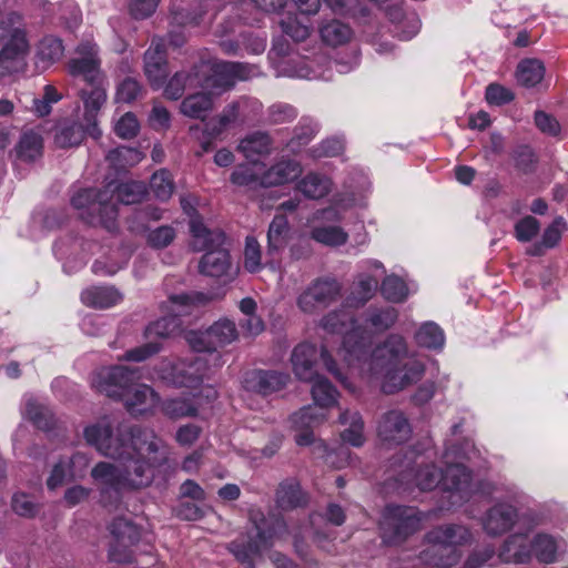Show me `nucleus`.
Instances as JSON below:
<instances>
[{"instance_id": "obj_1", "label": "nucleus", "mask_w": 568, "mask_h": 568, "mask_svg": "<svg viewBox=\"0 0 568 568\" xmlns=\"http://www.w3.org/2000/svg\"><path fill=\"white\" fill-rule=\"evenodd\" d=\"M83 437L101 455L116 460L100 462L91 470L104 506L119 503L125 490L149 486L154 469L165 464L170 454L168 445L152 429L119 425L114 430L109 417L87 425Z\"/></svg>"}, {"instance_id": "obj_2", "label": "nucleus", "mask_w": 568, "mask_h": 568, "mask_svg": "<svg viewBox=\"0 0 568 568\" xmlns=\"http://www.w3.org/2000/svg\"><path fill=\"white\" fill-rule=\"evenodd\" d=\"M327 334H342L339 355L351 369L367 381L381 379L382 390L394 394L416 384L425 374V364L408 356L403 336L390 334L381 345L369 352L372 334L357 325L347 311H334L321 321Z\"/></svg>"}, {"instance_id": "obj_3", "label": "nucleus", "mask_w": 568, "mask_h": 568, "mask_svg": "<svg viewBox=\"0 0 568 568\" xmlns=\"http://www.w3.org/2000/svg\"><path fill=\"white\" fill-rule=\"evenodd\" d=\"M146 195L142 182H126L118 186L108 184L102 191L94 189L81 190L71 199L72 206L79 211L82 220L92 225H101L110 232L116 229L118 202L130 205L141 202Z\"/></svg>"}, {"instance_id": "obj_4", "label": "nucleus", "mask_w": 568, "mask_h": 568, "mask_svg": "<svg viewBox=\"0 0 568 568\" xmlns=\"http://www.w3.org/2000/svg\"><path fill=\"white\" fill-rule=\"evenodd\" d=\"M191 348L199 353L186 358L163 359L156 368V376L168 385L175 387H195L210 372L209 362L219 366L220 355L215 353L209 331H191L185 336Z\"/></svg>"}, {"instance_id": "obj_5", "label": "nucleus", "mask_w": 568, "mask_h": 568, "mask_svg": "<svg viewBox=\"0 0 568 568\" xmlns=\"http://www.w3.org/2000/svg\"><path fill=\"white\" fill-rule=\"evenodd\" d=\"M135 377L133 369L119 365L97 371L91 383L99 393L121 397L131 415L153 414L160 404L159 395L144 384L131 386Z\"/></svg>"}, {"instance_id": "obj_6", "label": "nucleus", "mask_w": 568, "mask_h": 568, "mask_svg": "<svg viewBox=\"0 0 568 568\" xmlns=\"http://www.w3.org/2000/svg\"><path fill=\"white\" fill-rule=\"evenodd\" d=\"M201 68L210 74L201 82L207 93H195L185 98L181 103V112L193 119H204L213 106L212 95H220L230 90L237 80H246L253 74V69L242 62L210 61Z\"/></svg>"}, {"instance_id": "obj_7", "label": "nucleus", "mask_w": 568, "mask_h": 568, "mask_svg": "<svg viewBox=\"0 0 568 568\" xmlns=\"http://www.w3.org/2000/svg\"><path fill=\"white\" fill-rule=\"evenodd\" d=\"M476 454L474 445L468 440L465 443L464 448H447L444 454L445 473L443 469H437L433 464H426L424 460H403L397 466L398 481L404 486H409L410 483H414L420 490H432L440 484L446 495L445 498H447L448 507H452V490L445 487L447 473L452 467L462 465V459L470 460Z\"/></svg>"}, {"instance_id": "obj_8", "label": "nucleus", "mask_w": 568, "mask_h": 568, "mask_svg": "<svg viewBox=\"0 0 568 568\" xmlns=\"http://www.w3.org/2000/svg\"><path fill=\"white\" fill-rule=\"evenodd\" d=\"M0 67L8 73L22 71L29 53L24 23L21 14L8 13L0 22Z\"/></svg>"}, {"instance_id": "obj_9", "label": "nucleus", "mask_w": 568, "mask_h": 568, "mask_svg": "<svg viewBox=\"0 0 568 568\" xmlns=\"http://www.w3.org/2000/svg\"><path fill=\"white\" fill-rule=\"evenodd\" d=\"M469 539L470 532L464 526L437 527L427 534L428 546L423 551L422 558L434 566H452L459 558L457 546L468 542Z\"/></svg>"}, {"instance_id": "obj_10", "label": "nucleus", "mask_w": 568, "mask_h": 568, "mask_svg": "<svg viewBox=\"0 0 568 568\" xmlns=\"http://www.w3.org/2000/svg\"><path fill=\"white\" fill-rule=\"evenodd\" d=\"M207 301L209 297L199 292L171 295L163 306L166 315L151 323L145 329V336L148 338L153 336L164 338L175 335L182 326L180 317L190 315L194 307L203 305Z\"/></svg>"}, {"instance_id": "obj_11", "label": "nucleus", "mask_w": 568, "mask_h": 568, "mask_svg": "<svg viewBox=\"0 0 568 568\" xmlns=\"http://www.w3.org/2000/svg\"><path fill=\"white\" fill-rule=\"evenodd\" d=\"M251 520L254 523L256 529V538L250 540L247 545L239 541L231 544V551L235 555L237 560L246 565L247 568H253V556L271 547L274 542V538L282 537L287 529L283 519L272 518L268 520L260 513L252 514Z\"/></svg>"}, {"instance_id": "obj_12", "label": "nucleus", "mask_w": 568, "mask_h": 568, "mask_svg": "<svg viewBox=\"0 0 568 568\" xmlns=\"http://www.w3.org/2000/svg\"><path fill=\"white\" fill-rule=\"evenodd\" d=\"M424 515L414 507L388 505L385 507L381 529L386 544H399L420 528Z\"/></svg>"}, {"instance_id": "obj_13", "label": "nucleus", "mask_w": 568, "mask_h": 568, "mask_svg": "<svg viewBox=\"0 0 568 568\" xmlns=\"http://www.w3.org/2000/svg\"><path fill=\"white\" fill-rule=\"evenodd\" d=\"M445 487L452 490V506H459L473 497H497L501 488L489 480L473 481L470 473L462 464L452 467L445 480Z\"/></svg>"}, {"instance_id": "obj_14", "label": "nucleus", "mask_w": 568, "mask_h": 568, "mask_svg": "<svg viewBox=\"0 0 568 568\" xmlns=\"http://www.w3.org/2000/svg\"><path fill=\"white\" fill-rule=\"evenodd\" d=\"M109 558L115 562H129L133 547L141 537L140 528L126 517H116L109 526Z\"/></svg>"}, {"instance_id": "obj_15", "label": "nucleus", "mask_w": 568, "mask_h": 568, "mask_svg": "<svg viewBox=\"0 0 568 568\" xmlns=\"http://www.w3.org/2000/svg\"><path fill=\"white\" fill-rule=\"evenodd\" d=\"M68 71L72 77H81L85 83L100 82L105 78L101 70L99 47L90 39L82 40L74 50V57L68 61Z\"/></svg>"}, {"instance_id": "obj_16", "label": "nucleus", "mask_w": 568, "mask_h": 568, "mask_svg": "<svg viewBox=\"0 0 568 568\" xmlns=\"http://www.w3.org/2000/svg\"><path fill=\"white\" fill-rule=\"evenodd\" d=\"M342 285L333 277L313 281L297 297V306L303 313L313 314L320 307H326L341 295Z\"/></svg>"}, {"instance_id": "obj_17", "label": "nucleus", "mask_w": 568, "mask_h": 568, "mask_svg": "<svg viewBox=\"0 0 568 568\" xmlns=\"http://www.w3.org/2000/svg\"><path fill=\"white\" fill-rule=\"evenodd\" d=\"M79 97L84 108L83 118L88 124V134L99 139L101 130L98 126V114L108 100L106 78H102L100 82H88L87 87L80 90Z\"/></svg>"}, {"instance_id": "obj_18", "label": "nucleus", "mask_w": 568, "mask_h": 568, "mask_svg": "<svg viewBox=\"0 0 568 568\" xmlns=\"http://www.w3.org/2000/svg\"><path fill=\"white\" fill-rule=\"evenodd\" d=\"M144 73L153 89L163 87L168 77V61L164 40L160 37L152 39L144 53Z\"/></svg>"}, {"instance_id": "obj_19", "label": "nucleus", "mask_w": 568, "mask_h": 568, "mask_svg": "<svg viewBox=\"0 0 568 568\" xmlns=\"http://www.w3.org/2000/svg\"><path fill=\"white\" fill-rule=\"evenodd\" d=\"M410 434V425L399 410L386 413L378 425V436L382 442L388 445H399L408 440Z\"/></svg>"}, {"instance_id": "obj_20", "label": "nucleus", "mask_w": 568, "mask_h": 568, "mask_svg": "<svg viewBox=\"0 0 568 568\" xmlns=\"http://www.w3.org/2000/svg\"><path fill=\"white\" fill-rule=\"evenodd\" d=\"M290 376L274 371H252L245 375L244 385L248 390L268 395L282 389Z\"/></svg>"}, {"instance_id": "obj_21", "label": "nucleus", "mask_w": 568, "mask_h": 568, "mask_svg": "<svg viewBox=\"0 0 568 568\" xmlns=\"http://www.w3.org/2000/svg\"><path fill=\"white\" fill-rule=\"evenodd\" d=\"M517 520L514 506L498 503L491 507L484 518V529L488 535L497 536L508 531Z\"/></svg>"}, {"instance_id": "obj_22", "label": "nucleus", "mask_w": 568, "mask_h": 568, "mask_svg": "<svg viewBox=\"0 0 568 568\" xmlns=\"http://www.w3.org/2000/svg\"><path fill=\"white\" fill-rule=\"evenodd\" d=\"M327 418L326 414H317V408L312 406L303 407L295 413L291 420L293 427L298 430L295 442L300 446H307L314 443L312 427L323 423Z\"/></svg>"}, {"instance_id": "obj_23", "label": "nucleus", "mask_w": 568, "mask_h": 568, "mask_svg": "<svg viewBox=\"0 0 568 568\" xmlns=\"http://www.w3.org/2000/svg\"><path fill=\"white\" fill-rule=\"evenodd\" d=\"M317 358L316 347L308 343L295 346L292 352L291 363L295 376L303 382H311L317 375L314 365Z\"/></svg>"}, {"instance_id": "obj_24", "label": "nucleus", "mask_w": 568, "mask_h": 568, "mask_svg": "<svg viewBox=\"0 0 568 568\" xmlns=\"http://www.w3.org/2000/svg\"><path fill=\"white\" fill-rule=\"evenodd\" d=\"M190 233L192 236L191 246L194 251H211L225 243V235L220 230L207 229L202 219H193L189 221Z\"/></svg>"}, {"instance_id": "obj_25", "label": "nucleus", "mask_w": 568, "mask_h": 568, "mask_svg": "<svg viewBox=\"0 0 568 568\" xmlns=\"http://www.w3.org/2000/svg\"><path fill=\"white\" fill-rule=\"evenodd\" d=\"M302 165L294 160H281L267 171H263L262 186L281 185L296 180L302 174Z\"/></svg>"}, {"instance_id": "obj_26", "label": "nucleus", "mask_w": 568, "mask_h": 568, "mask_svg": "<svg viewBox=\"0 0 568 568\" xmlns=\"http://www.w3.org/2000/svg\"><path fill=\"white\" fill-rule=\"evenodd\" d=\"M230 267V255L224 245L205 252L199 264L200 273L212 277L225 275Z\"/></svg>"}, {"instance_id": "obj_27", "label": "nucleus", "mask_w": 568, "mask_h": 568, "mask_svg": "<svg viewBox=\"0 0 568 568\" xmlns=\"http://www.w3.org/2000/svg\"><path fill=\"white\" fill-rule=\"evenodd\" d=\"M83 304L94 308H109L122 301V294L112 286H92L81 293Z\"/></svg>"}, {"instance_id": "obj_28", "label": "nucleus", "mask_w": 568, "mask_h": 568, "mask_svg": "<svg viewBox=\"0 0 568 568\" xmlns=\"http://www.w3.org/2000/svg\"><path fill=\"white\" fill-rule=\"evenodd\" d=\"M240 124L243 123L239 113V105H236V101H233L219 115L207 121L204 130L210 136L217 138L229 129Z\"/></svg>"}, {"instance_id": "obj_29", "label": "nucleus", "mask_w": 568, "mask_h": 568, "mask_svg": "<svg viewBox=\"0 0 568 568\" xmlns=\"http://www.w3.org/2000/svg\"><path fill=\"white\" fill-rule=\"evenodd\" d=\"M22 415L39 429L49 430L54 425V416L51 409L32 396L24 398Z\"/></svg>"}, {"instance_id": "obj_30", "label": "nucleus", "mask_w": 568, "mask_h": 568, "mask_svg": "<svg viewBox=\"0 0 568 568\" xmlns=\"http://www.w3.org/2000/svg\"><path fill=\"white\" fill-rule=\"evenodd\" d=\"M288 236V222L282 214L275 215L267 232V255L275 260L285 247Z\"/></svg>"}, {"instance_id": "obj_31", "label": "nucleus", "mask_w": 568, "mask_h": 568, "mask_svg": "<svg viewBox=\"0 0 568 568\" xmlns=\"http://www.w3.org/2000/svg\"><path fill=\"white\" fill-rule=\"evenodd\" d=\"M499 558L506 564H524L530 558V548L524 535H513L504 544Z\"/></svg>"}, {"instance_id": "obj_32", "label": "nucleus", "mask_w": 568, "mask_h": 568, "mask_svg": "<svg viewBox=\"0 0 568 568\" xmlns=\"http://www.w3.org/2000/svg\"><path fill=\"white\" fill-rule=\"evenodd\" d=\"M312 385V397L317 408V414H324V408L333 407L337 404L338 392L329 383V381L323 376L316 375Z\"/></svg>"}, {"instance_id": "obj_33", "label": "nucleus", "mask_w": 568, "mask_h": 568, "mask_svg": "<svg viewBox=\"0 0 568 568\" xmlns=\"http://www.w3.org/2000/svg\"><path fill=\"white\" fill-rule=\"evenodd\" d=\"M333 183L329 178L318 173H308L297 182V190L307 199L318 200L332 191Z\"/></svg>"}, {"instance_id": "obj_34", "label": "nucleus", "mask_w": 568, "mask_h": 568, "mask_svg": "<svg viewBox=\"0 0 568 568\" xmlns=\"http://www.w3.org/2000/svg\"><path fill=\"white\" fill-rule=\"evenodd\" d=\"M85 133H88V126L84 129L77 121H64L55 129L54 143L61 149L78 146L83 141Z\"/></svg>"}, {"instance_id": "obj_35", "label": "nucleus", "mask_w": 568, "mask_h": 568, "mask_svg": "<svg viewBox=\"0 0 568 568\" xmlns=\"http://www.w3.org/2000/svg\"><path fill=\"white\" fill-rule=\"evenodd\" d=\"M339 423L346 426L342 432V439L352 446L359 447L364 444V423L357 412L344 410L339 415Z\"/></svg>"}, {"instance_id": "obj_36", "label": "nucleus", "mask_w": 568, "mask_h": 568, "mask_svg": "<svg viewBox=\"0 0 568 568\" xmlns=\"http://www.w3.org/2000/svg\"><path fill=\"white\" fill-rule=\"evenodd\" d=\"M43 140L40 133L34 130H27L22 133L16 145V155L21 161H34L42 154Z\"/></svg>"}, {"instance_id": "obj_37", "label": "nucleus", "mask_w": 568, "mask_h": 568, "mask_svg": "<svg viewBox=\"0 0 568 568\" xmlns=\"http://www.w3.org/2000/svg\"><path fill=\"white\" fill-rule=\"evenodd\" d=\"M566 229L567 225L565 220L562 217H556L554 222L544 231L541 241L530 246L527 250V253L532 256L542 255L546 250L552 248L559 243Z\"/></svg>"}, {"instance_id": "obj_38", "label": "nucleus", "mask_w": 568, "mask_h": 568, "mask_svg": "<svg viewBox=\"0 0 568 568\" xmlns=\"http://www.w3.org/2000/svg\"><path fill=\"white\" fill-rule=\"evenodd\" d=\"M276 503L282 509L298 507L305 503L300 484L293 479L284 480L276 491Z\"/></svg>"}, {"instance_id": "obj_39", "label": "nucleus", "mask_w": 568, "mask_h": 568, "mask_svg": "<svg viewBox=\"0 0 568 568\" xmlns=\"http://www.w3.org/2000/svg\"><path fill=\"white\" fill-rule=\"evenodd\" d=\"M320 33L323 42L331 47L343 45L353 37L349 26L337 20L325 23L321 28Z\"/></svg>"}, {"instance_id": "obj_40", "label": "nucleus", "mask_w": 568, "mask_h": 568, "mask_svg": "<svg viewBox=\"0 0 568 568\" xmlns=\"http://www.w3.org/2000/svg\"><path fill=\"white\" fill-rule=\"evenodd\" d=\"M262 165L255 162L239 165L231 174V182L237 186L254 189L262 186Z\"/></svg>"}, {"instance_id": "obj_41", "label": "nucleus", "mask_w": 568, "mask_h": 568, "mask_svg": "<svg viewBox=\"0 0 568 568\" xmlns=\"http://www.w3.org/2000/svg\"><path fill=\"white\" fill-rule=\"evenodd\" d=\"M415 341L420 347L437 351L443 348L445 335L436 323L426 322L416 332Z\"/></svg>"}, {"instance_id": "obj_42", "label": "nucleus", "mask_w": 568, "mask_h": 568, "mask_svg": "<svg viewBox=\"0 0 568 568\" xmlns=\"http://www.w3.org/2000/svg\"><path fill=\"white\" fill-rule=\"evenodd\" d=\"M545 75V67L537 59L521 61L516 71L517 81L524 87H535Z\"/></svg>"}, {"instance_id": "obj_43", "label": "nucleus", "mask_w": 568, "mask_h": 568, "mask_svg": "<svg viewBox=\"0 0 568 568\" xmlns=\"http://www.w3.org/2000/svg\"><path fill=\"white\" fill-rule=\"evenodd\" d=\"M311 237L326 246H341L347 242L348 234L341 226L323 225L313 227Z\"/></svg>"}, {"instance_id": "obj_44", "label": "nucleus", "mask_w": 568, "mask_h": 568, "mask_svg": "<svg viewBox=\"0 0 568 568\" xmlns=\"http://www.w3.org/2000/svg\"><path fill=\"white\" fill-rule=\"evenodd\" d=\"M237 149L246 159L253 160L256 155L270 153L271 140L265 133H254L241 140Z\"/></svg>"}, {"instance_id": "obj_45", "label": "nucleus", "mask_w": 568, "mask_h": 568, "mask_svg": "<svg viewBox=\"0 0 568 568\" xmlns=\"http://www.w3.org/2000/svg\"><path fill=\"white\" fill-rule=\"evenodd\" d=\"M207 331L215 351L237 338L236 326L234 322L230 320L217 321Z\"/></svg>"}, {"instance_id": "obj_46", "label": "nucleus", "mask_w": 568, "mask_h": 568, "mask_svg": "<svg viewBox=\"0 0 568 568\" xmlns=\"http://www.w3.org/2000/svg\"><path fill=\"white\" fill-rule=\"evenodd\" d=\"M560 542L549 535H537L532 542V550L537 559L545 564L556 561Z\"/></svg>"}, {"instance_id": "obj_47", "label": "nucleus", "mask_w": 568, "mask_h": 568, "mask_svg": "<svg viewBox=\"0 0 568 568\" xmlns=\"http://www.w3.org/2000/svg\"><path fill=\"white\" fill-rule=\"evenodd\" d=\"M143 155L140 151L133 148L120 146L111 150L106 160L115 170H123L128 166H133L141 162Z\"/></svg>"}, {"instance_id": "obj_48", "label": "nucleus", "mask_w": 568, "mask_h": 568, "mask_svg": "<svg viewBox=\"0 0 568 568\" xmlns=\"http://www.w3.org/2000/svg\"><path fill=\"white\" fill-rule=\"evenodd\" d=\"M150 189L158 200L168 201L174 192V181L171 173L165 169L154 172L150 180Z\"/></svg>"}, {"instance_id": "obj_49", "label": "nucleus", "mask_w": 568, "mask_h": 568, "mask_svg": "<svg viewBox=\"0 0 568 568\" xmlns=\"http://www.w3.org/2000/svg\"><path fill=\"white\" fill-rule=\"evenodd\" d=\"M64 52L62 41L55 37H45L41 40L38 49V59L42 68H47L58 61Z\"/></svg>"}, {"instance_id": "obj_50", "label": "nucleus", "mask_w": 568, "mask_h": 568, "mask_svg": "<svg viewBox=\"0 0 568 568\" xmlns=\"http://www.w3.org/2000/svg\"><path fill=\"white\" fill-rule=\"evenodd\" d=\"M161 412L172 419L193 416L196 407L185 398H168L160 404Z\"/></svg>"}, {"instance_id": "obj_51", "label": "nucleus", "mask_w": 568, "mask_h": 568, "mask_svg": "<svg viewBox=\"0 0 568 568\" xmlns=\"http://www.w3.org/2000/svg\"><path fill=\"white\" fill-rule=\"evenodd\" d=\"M382 294L390 302H403L408 296V288L405 282L396 276L389 275L382 283Z\"/></svg>"}, {"instance_id": "obj_52", "label": "nucleus", "mask_w": 568, "mask_h": 568, "mask_svg": "<svg viewBox=\"0 0 568 568\" xmlns=\"http://www.w3.org/2000/svg\"><path fill=\"white\" fill-rule=\"evenodd\" d=\"M283 73L287 77L300 78V79H331V75H326L325 71H317L312 68V65L305 61H297L295 64L287 63V65L283 69Z\"/></svg>"}, {"instance_id": "obj_53", "label": "nucleus", "mask_w": 568, "mask_h": 568, "mask_svg": "<svg viewBox=\"0 0 568 568\" xmlns=\"http://www.w3.org/2000/svg\"><path fill=\"white\" fill-rule=\"evenodd\" d=\"M176 236L174 227L162 225L153 230H146V243L153 248H164L170 245Z\"/></svg>"}, {"instance_id": "obj_54", "label": "nucleus", "mask_w": 568, "mask_h": 568, "mask_svg": "<svg viewBox=\"0 0 568 568\" xmlns=\"http://www.w3.org/2000/svg\"><path fill=\"white\" fill-rule=\"evenodd\" d=\"M398 313L394 307L375 308L369 312L367 321L376 332L389 328L397 320Z\"/></svg>"}, {"instance_id": "obj_55", "label": "nucleus", "mask_w": 568, "mask_h": 568, "mask_svg": "<svg viewBox=\"0 0 568 568\" xmlns=\"http://www.w3.org/2000/svg\"><path fill=\"white\" fill-rule=\"evenodd\" d=\"M539 231L540 223L536 217L531 215H527L520 219L514 226L515 237L519 242L524 243L530 242L532 239H535Z\"/></svg>"}, {"instance_id": "obj_56", "label": "nucleus", "mask_w": 568, "mask_h": 568, "mask_svg": "<svg viewBox=\"0 0 568 568\" xmlns=\"http://www.w3.org/2000/svg\"><path fill=\"white\" fill-rule=\"evenodd\" d=\"M377 285L378 281L376 277L368 274L359 275L358 282L353 292L355 295L354 298L356 300V305L364 304L366 301H368L376 291Z\"/></svg>"}, {"instance_id": "obj_57", "label": "nucleus", "mask_w": 568, "mask_h": 568, "mask_svg": "<svg viewBox=\"0 0 568 568\" xmlns=\"http://www.w3.org/2000/svg\"><path fill=\"white\" fill-rule=\"evenodd\" d=\"M261 246L254 237H246L244 250V266L251 272L255 273L261 270Z\"/></svg>"}, {"instance_id": "obj_58", "label": "nucleus", "mask_w": 568, "mask_h": 568, "mask_svg": "<svg viewBox=\"0 0 568 568\" xmlns=\"http://www.w3.org/2000/svg\"><path fill=\"white\" fill-rule=\"evenodd\" d=\"M140 125L136 116L128 112L123 114L114 124V132L121 139H132L139 132Z\"/></svg>"}, {"instance_id": "obj_59", "label": "nucleus", "mask_w": 568, "mask_h": 568, "mask_svg": "<svg viewBox=\"0 0 568 568\" xmlns=\"http://www.w3.org/2000/svg\"><path fill=\"white\" fill-rule=\"evenodd\" d=\"M142 87L138 80L133 78L124 79L116 89V100L120 102H132L140 97Z\"/></svg>"}, {"instance_id": "obj_60", "label": "nucleus", "mask_w": 568, "mask_h": 568, "mask_svg": "<svg viewBox=\"0 0 568 568\" xmlns=\"http://www.w3.org/2000/svg\"><path fill=\"white\" fill-rule=\"evenodd\" d=\"M13 511L22 517H33L38 511V506L33 499L26 494H14L11 503Z\"/></svg>"}, {"instance_id": "obj_61", "label": "nucleus", "mask_w": 568, "mask_h": 568, "mask_svg": "<svg viewBox=\"0 0 568 568\" xmlns=\"http://www.w3.org/2000/svg\"><path fill=\"white\" fill-rule=\"evenodd\" d=\"M70 479L72 478L68 468V463L63 459H60L53 466L50 476L47 479V487L49 490H55Z\"/></svg>"}, {"instance_id": "obj_62", "label": "nucleus", "mask_w": 568, "mask_h": 568, "mask_svg": "<svg viewBox=\"0 0 568 568\" xmlns=\"http://www.w3.org/2000/svg\"><path fill=\"white\" fill-rule=\"evenodd\" d=\"M235 101L242 123L253 120L262 111V103L255 98L242 97Z\"/></svg>"}, {"instance_id": "obj_63", "label": "nucleus", "mask_w": 568, "mask_h": 568, "mask_svg": "<svg viewBox=\"0 0 568 568\" xmlns=\"http://www.w3.org/2000/svg\"><path fill=\"white\" fill-rule=\"evenodd\" d=\"M282 31L295 41H303L310 36L308 27L298 22L295 18L288 17L280 22Z\"/></svg>"}, {"instance_id": "obj_64", "label": "nucleus", "mask_w": 568, "mask_h": 568, "mask_svg": "<svg viewBox=\"0 0 568 568\" xmlns=\"http://www.w3.org/2000/svg\"><path fill=\"white\" fill-rule=\"evenodd\" d=\"M159 1L160 0H130V13L136 20L146 19L155 12Z\"/></svg>"}]
</instances>
